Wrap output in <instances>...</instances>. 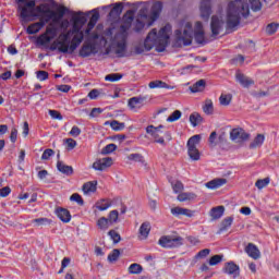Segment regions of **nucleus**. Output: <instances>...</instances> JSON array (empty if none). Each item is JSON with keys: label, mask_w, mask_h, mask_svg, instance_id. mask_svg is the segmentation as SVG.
I'll list each match as a JSON object with an SVG mask.
<instances>
[{"label": "nucleus", "mask_w": 279, "mask_h": 279, "mask_svg": "<svg viewBox=\"0 0 279 279\" xmlns=\"http://www.w3.org/2000/svg\"><path fill=\"white\" fill-rule=\"evenodd\" d=\"M93 15L86 27V15L84 12H74L71 20H64L61 23L63 32L59 34L57 39L50 45V51H59V53H74L76 49L84 43L86 36H90V32L99 21V11L94 9Z\"/></svg>", "instance_id": "f257e3e1"}, {"label": "nucleus", "mask_w": 279, "mask_h": 279, "mask_svg": "<svg viewBox=\"0 0 279 279\" xmlns=\"http://www.w3.org/2000/svg\"><path fill=\"white\" fill-rule=\"evenodd\" d=\"M171 37V25L167 24L160 31H156V28H153L146 39L144 40V45H138L135 47V53H143L144 51H151L154 47L159 52L165 51L167 49V45H169V38Z\"/></svg>", "instance_id": "f03ea898"}, {"label": "nucleus", "mask_w": 279, "mask_h": 279, "mask_svg": "<svg viewBox=\"0 0 279 279\" xmlns=\"http://www.w3.org/2000/svg\"><path fill=\"white\" fill-rule=\"evenodd\" d=\"M174 36L180 45L185 47L193 43V36L198 45H204L206 43V37L204 36V26L202 22H196L193 28V24L189 20H183L179 24V28L175 31Z\"/></svg>", "instance_id": "7ed1b4c3"}, {"label": "nucleus", "mask_w": 279, "mask_h": 279, "mask_svg": "<svg viewBox=\"0 0 279 279\" xmlns=\"http://www.w3.org/2000/svg\"><path fill=\"white\" fill-rule=\"evenodd\" d=\"M244 0H233L229 3V9L227 12V27L228 29H234L241 21V16L245 13H241V10L245 9Z\"/></svg>", "instance_id": "20e7f679"}, {"label": "nucleus", "mask_w": 279, "mask_h": 279, "mask_svg": "<svg viewBox=\"0 0 279 279\" xmlns=\"http://www.w3.org/2000/svg\"><path fill=\"white\" fill-rule=\"evenodd\" d=\"M160 12H162V3L155 2L151 7V11L149 15L140 14V17L136 20L135 29L136 32H141L145 25L147 27H151L154 22L157 21L158 16H160Z\"/></svg>", "instance_id": "39448f33"}, {"label": "nucleus", "mask_w": 279, "mask_h": 279, "mask_svg": "<svg viewBox=\"0 0 279 279\" xmlns=\"http://www.w3.org/2000/svg\"><path fill=\"white\" fill-rule=\"evenodd\" d=\"M37 12L41 14V19H44L45 23H49V21H52V23L60 25V34L64 32V29H62V22L64 20L62 19L64 14H66V8L63 7L59 9V13H57L56 11H51V9H49L46 4H40L37 7Z\"/></svg>", "instance_id": "423d86ee"}, {"label": "nucleus", "mask_w": 279, "mask_h": 279, "mask_svg": "<svg viewBox=\"0 0 279 279\" xmlns=\"http://www.w3.org/2000/svg\"><path fill=\"white\" fill-rule=\"evenodd\" d=\"M20 16L22 19H33L34 16H40L43 19V14L38 12V7H36V1L31 0L25 5L20 4Z\"/></svg>", "instance_id": "0eeeda50"}, {"label": "nucleus", "mask_w": 279, "mask_h": 279, "mask_svg": "<svg viewBox=\"0 0 279 279\" xmlns=\"http://www.w3.org/2000/svg\"><path fill=\"white\" fill-rule=\"evenodd\" d=\"M202 142V135H193L187 141V154L191 160H199L201 154L199 149H197V145Z\"/></svg>", "instance_id": "6e6552de"}, {"label": "nucleus", "mask_w": 279, "mask_h": 279, "mask_svg": "<svg viewBox=\"0 0 279 279\" xmlns=\"http://www.w3.org/2000/svg\"><path fill=\"white\" fill-rule=\"evenodd\" d=\"M184 243V239L178 235H165L159 239L161 247H180Z\"/></svg>", "instance_id": "1a4fd4ad"}, {"label": "nucleus", "mask_w": 279, "mask_h": 279, "mask_svg": "<svg viewBox=\"0 0 279 279\" xmlns=\"http://www.w3.org/2000/svg\"><path fill=\"white\" fill-rule=\"evenodd\" d=\"M225 25H226V22H223V17L214 15L211 17V34H213V36H219V34H221V31L223 29Z\"/></svg>", "instance_id": "9d476101"}, {"label": "nucleus", "mask_w": 279, "mask_h": 279, "mask_svg": "<svg viewBox=\"0 0 279 279\" xmlns=\"http://www.w3.org/2000/svg\"><path fill=\"white\" fill-rule=\"evenodd\" d=\"M222 271L223 274H227V276H232L234 279L241 276V269L239 268V265L234 264V262L226 263Z\"/></svg>", "instance_id": "9b49d317"}, {"label": "nucleus", "mask_w": 279, "mask_h": 279, "mask_svg": "<svg viewBox=\"0 0 279 279\" xmlns=\"http://www.w3.org/2000/svg\"><path fill=\"white\" fill-rule=\"evenodd\" d=\"M199 12H201V17L204 21H208V19H210V14H213L210 0H202L201 1Z\"/></svg>", "instance_id": "f8f14e48"}, {"label": "nucleus", "mask_w": 279, "mask_h": 279, "mask_svg": "<svg viewBox=\"0 0 279 279\" xmlns=\"http://www.w3.org/2000/svg\"><path fill=\"white\" fill-rule=\"evenodd\" d=\"M108 167H112V158L110 157L98 159L93 163L95 171H105Z\"/></svg>", "instance_id": "ddd939ff"}, {"label": "nucleus", "mask_w": 279, "mask_h": 279, "mask_svg": "<svg viewBox=\"0 0 279 279\" xmlns=\"http://www.w3.org/2000/svg\"><path fill=\"white\" fill-rule=\"evenodd\" d=\"M95 53H97V47L93 44H84L78 51L81 58H88L95 56Z\"/></svg>", "instance_id": "4468645a"}, {"label": "nucleus", "mask_w": 279, "mask_h": 279, "mask_svg": "<svg viewBox=\"0 0 279 279\" xmlns=\"http://www.w3.org/2000/svg\"><path fill=\"white\" fill-rule=\"evenodd\" d=\"M232 143H243L245 141V130L241 128L232 129L230 132Z\"/></svg>", "instance_id": "2eb2a0df"}, {"label": "nucleus", "mask_w": 279, "mask_h": 279, "mask_svg": "<svg viewBox=\"0 0 279 279\" xmlns=\"http://www.w3.org/2000/svg\"><path fill=\"white\" fill-rule=\"evenodd\" d=\"M245 253L250 258H253V260H258L260 258V250L253 243L246 245Z\"/></svg>", "instance_id": "dca6fc26"}, {"label": "nucleus", "mask_w": 279, "mask_h": 279, "mask_svg": "<svg viewBox=\"0 0 279 279\" xmlns=\"http://www.w3.org/2000/svg\"><path fill=\"white\" fill-rule=\"evenodd\" d=\"M143 101V98L132 97L131 99H129L128 106L134 112H138V110H141V108H143L144 106Z\"/></svg>", "instance_id": "f3484780"}, {"label": "nucleus", "mask_w": 279, "mask_h": 279, "mask_svg": "<svg viewBox=\"0 0 279 279\" xmlns=\"http://www.w3.org/2000/svg\"><path fill=\"white\" fill-rule=\"evenodd\" d=\"M149 232H151V223L149 222H144L141 225L140 230H138V239L141 241H145L147 236H149Z\"/></svg>", "instance_id": "a211bd4d"}, {"label": "nucleus", "mask_w": 279, "mask_h": 279, "mask_svg": "<svg viewBox=\"0 0 279 279\" xmlns=\"http://www.w3.org/2000/svg\"><path fill=\"white\" fill-rule=\"evenodd\" d=\"M171 215L173 217H193V211L183 207H173L171 208Z\"/></svg>", "instance_id": "6ab92c4d"}, {"label": "nucleus", "mask_w": 279, "mask_h": 279, "mask_svg": "<svg viewBox=\"0 0 279 279\" xmlns=\"http://www.w3.org/2000/svg\"><path fill=\"white\" fill-rule=\"evenodd\" d=\"M223 213H226V207L218 206L210 209L209 216L211 217L213 221H217V219H221L223 217Z\"/></svg>", "instance_id": "aec40b11"}, {"label": "nucleus", "mask_w": 279, "mask_h": 279, "mask_svg": "<svg viewBox=\"0 0 279 279\" xmlns=\"http://www.w3.org/2000/svg\"><path fill=\"white\" fill-rule=\"evenodd\" d=\"M228 180L226 179H214L207 183H205L206 189H210L211 191H215L216 189H220V186H223Z\"/></svg>", "instance_id": "412c9836"}, {"label": "nucleus", "mask_w": 279, "mask_h": 279, "mask_svg": "<svg viewBox=\"0 0 279 279\" xmlns=\"http://www.w3.org/2000/svg\"><path fill=\"white\" fill-rule=\"evenodd\" d=\"M96 226H97L98 230H100L101 232H106L112 225L110 223V221L108 220V218H106V217H100V218L96 221Z\"/></svg>", "instance_id": "4be33fe9"}, {"label": "nucleus", "mask_w": 279, "mask_h": 279, "mask_svg": "<svg viewBox=\"0 0 279 279\" xmlns=\"http://www.w3.org/2000/svg\"><path fill=\"white\" fill-rule=\"evenodd\" d=\"M97 191V182L89 181L83 185L84 195H93Z\"/></svg>", "instance_id": "5701e85b"}, {"label": "nucleus", "mask_w": 279, "mask_h": 279, "mask_svg": "<svg viewBox=\"0 0 279 279\" xmlns=\"http://www.w3.org/2000/svg\"><path fill=\"white\" fill-rule=\"evenodd\" d=\"M177 199L178 202H193V199H197V194L193 192H183L178 195Z\"/></svg>", "instance_id": "b1692460"}, {"label": "nucleus", "mask_w": 279, "mask_h": 279, "mask_svg": "<svg viewBox=\"0 0 279 279\" xmlns=\"http://www.w3.org/2000/svg\"><path fill=\"white\" fill-rule=\"evenodd\" d=\"M57 217L63 221V223H69V221H71V213L64 208L57 209Z\"/></svg>", "instance_id": "393cba45"}, {"label": "nucleus", "mask_w": 279, "mask_h": 279, "mask_svg": "<svg viewBox=\"0 0 279 279\" xmlns=\"http://www.w3.org/2000/svg\"><path fill=\"white\" fill-rule=\"evenodd\" d=\"M57 169H58V171H60V173H63L64 175L73 174V167L68 166L62 161L57 162Z\"/></svg>", "instance_id": "a878e982"}, {"label": "nucleus", "mask_w": 279, "mask_h": 279, "mask_svg": "<svg viewBox=\"0 0 279 279\" xmlns=\"http://www.w3.org/2000/svg\"><path fill=\"white\" fill-rule=\"evenodd\" d=\"M162 125L159 126H154V125H148L146 128V133L149 134L150 136H153V138H159L160 134H162Z\"/></svg>", "instance_id": "bb28decb"}, {"label": "nucleus", "mask_w": 279, "mask_h": 279, "mask_svg": "<svg viewBox=\"0 0 279 279\" xmlns=\"http://www.w3.org/2000/svg\"><path fill=\"white\" fill-rule=\"evenodd\" d=\"M190 123L192 128H197V125H201V123H204V118H202V114L198 112H193L190 114Z\"/></svg>", "instance_id": "cd10ccee"}, {"label": "nucleus", "mask_w": 279, "mask_h": 279, "mask_svg": "<svg viewBox=\"0 0 279 279\" xmlns=\"http://www.w3.org/2000/svg\"><path fill=\"white\" fill-rule=\"evenodd\" d=\"M203 112L205 114H214L215 113V104L213 102V99H206L203 105Z\"/></svg>", "instance_id": "c85d7f7f"}, {"label": "nucleus", "mask_w": 279, "mask_h": 279, "mask_svg": "<svg viewBox=\"0 0 279 279\" xmlns=\"http://www.w3.org/2000/svg\"><path fill=\"white\" fill-rule=\"evenodd\" d=\"M46 25L45 19H43L40 22L31 24L27 27V34H38V31Z\"/></svg>", "instance_id": "c756f323"}, {"label": "nucleus", "mask_w": 279, "mask_h": 279, "mask_svg": "<svg viewBox=\"0 0 279 279\" xmlns=\"http://www.w3.org/2000/svg\"><path fill=\"white\" fill-rule=\"evenodd\" d=\"M263 143H265V135L258 134L250 144V149H258V147L263 146Z\"/></svg>", "instance_id": "7c9ffc66"}, {"label": "nucleus", "mask_w": 279, "mask_h": 279, "mask_svg": "<svg viewBox=\"0 0 279 279\" xmlns=\"http://www.w3.org/2000/svg\"><path fill=\"white\" fill-rule=\"evenodd\" d=\"M148 88H168L170 90H173V87L172 86H169L167 83L162 82V81H151L149 84H148Z\"/></svg>", "instance_id": "2f4dec72"}, {"label": "nucleus", "mask_w": 279, "mask_h": 279, "mask_svg": "<svg viewBox=\"0 0 279 279\" xmlns=\"http://www.w3.org/2000/svg\"><path fill=\"white\" fill-rule=\"evenodd\" d=\"M206 88V81L199 80L194 85L190 86L191 93H202Z\"/></svg>", "instance_id": "473e14b6"}, {"label": "nucleus", "mask_w": 279, "mask_h": 279, "mask_svg": "<svg viewBox=\"0 0 279 279\" xmlns=\"http://www.w3.org/2000/svg\"><path fill=\"white\" fill-rule=\"evenodd\" d=\"M51 40H53L49 35H47L46 33H44L43 35H40L37 38V43L39 45H41L43 47H47V45H49L51 43Z\"/></svg>", "instance_id": "72a5a7b5"}, {"label": "nucleus", "mask_w": 279, "mask_h": 279, "mask_svg": "<svg viewBox=\"0 0 279 279\" xmlns=\"http://www.w3.org/2000/svg\"><path fill=\"white\" fill-rule=\"evenodd\" d=\"M271 182V179L265 178L259 179L256 181L255 186L258 189V191H263L266 186H269V183Z\"/></svg>", "instance_id": "f704fd0d"}, {"label": "nucleus", "mask_w": 279, "mask_h": 279, "mask_svg": "<svg viewBox=\"0 0 279 279\" xmlns=\"http://www.w3.org/2000/svg\"><path fill=\"white\" fill-rule=\"evenodd\" d=\"M220 106H230V102L232 101V95L231 94H221L219 97Z\"/></svg>", "instance_id": "c9c22d12"}, {"label": "nucleus", "mask_w": 279, "mask_h": 279, "mask_svg": "<svg viewBox=\"0 0 279 279\" xmlns=\"http://www.w3.org/2000/svg\"><path fill=\"white\" fill-rule=\"evenodd\" d=\"M126 160L130 162H144L143 155L138 153L128 155Z\"/></svg>", "instance_id": "e433bc0d"}, {"label": "nucleus", "mask_w": 279, "mask_h": 279, "mask_svg": "<svg viewBox=\"0 0 279 279\" xmlns=\"http://www.w3.org/2000/svg\"><path fill=\"white\" fill-rule=\"evenodd\" d=\"M179 119H182V111L175 110L167 118V121L168 123H173L175 121H179Z\"/></svg>", "instance_id": "4c0bfd02"}, {"label": "nucleus", "mask_w": 279, "mask_h": 279, "mask_svg": "<svg viewBox=\"0 0 279 279\" xmlns=\"http://www.w3.org/2000/svg\"><path fill=\"white\" fill-rule=\"evenodd\" d=\"M235 82L238 84H240V86H242L243 88H245V74H243V72L241 71H236L235 72Z\"/></svg>", "instance_id": "58836bf2"}, {"label": "nucleus", "mask_w": 279, "mask_h": 279, "mask_svg": "<svg viewBox=\"0 0 279 279\" xmlns=\"http://www.w3.org/2000/svg\"><path fill=\"white\" fill-rule=\"evenodd\" d=\"M108 221H110L111 226H114L117 221H119V211L118 210H111L108 216Z\"/></svg>", "instance_id": "ea45409f"}, {"label": "nucleus", "mask_w": 279, "mask_h": 279, "mask_svg": "<svg viewBox=\"0 0 279 279\" xmlns=\"http://www.w3.org/2000/svg\"><path fill=\"white\" fill-rule=\"evenodd\" d=\"M110 128H112L116 132H121V130L125 129V123L113 120L110 122Z\"/></svg>", "instance_id": "a19ab883"}, {"label": "nucleus", "mask_w": 279, "mask_h": 279, "mask_svg": "<svg viewBox=\"0 0 279 279\" xmlns=\"http://www.w3.org/2000/svg\"><path fill=\"white\" fill-rule=\"evenodd\" d=\"M110 206H112V204H110V202L108 201H99L98 203H96V208L100 211L108 210Z\"/></svg>", "instance_id": "79ce46f5"}, {"label": "nucleus", "mask_w": 279, "mask_h": 279, "mask_svg": "<svg viewBox=\"0 0 279 279\" xmlns=\"http://www.w3.org/2000/svg\"><path fill=\"white\" fill-rule=\"evenodd\" d=\"M223 260V255H214L209 258V265L210 267H215L216 265H219Z\"/></svg>", "instance_id": "37998d69"}, {"label": "nucleus", "mask_w": 279, "mask_h": 279, "mask_svg": "<svg viewBox=\"0 0 279 279\" xmlns=\"http://www.w3.org/2000/svg\"><path fill=\"white\" fill-rule=\"evenodd\" d=\"M279 24L278 23H270L266 26V33L269 36H272V34H276L278 32Z\"/></svg>", "instance_id": "c03bdc74"}, {"label": "nucleus", "mask_w": 279, "mask_h": 279, "mask_svg": "<svg viewBox=\"0 0 279 279\" xmlns=\"http://www.w3.org/2000/svg\"><path fill=\"white\" fill-rule=\"evenodd\" d=\"M248 1H250V8L251 10H253V12H258V10L263 8L260 0H248Z\"/></svg>", "instance_id": "a18cd8bd"}, {"label": "nucleus", "mask_w": 279, "mask_h": 279, "mask_svg": "<svg viewBox=\"0 0 279 279\" xmlns=\"http://www.w3.org/2000/svg\"><path fill=\"white\" fill-rule=\"evenodd\" d=\"M171 186L174 193H182V191H184V184L180 181H175L174 183L172 182Z\"/></svg>", "instance_id": "49530a36"}, {"label": "nucleus", "mask_w": 279, "mask_h": 279, "mask_svg": "<svg viewBox=\"0 0 279 279\" xmlns=\"http://www.w3.org/2000/svg\"><path fill=\"white\" fill-rule=\"evenodd\" d=\"M232 217H228V218H225L221 222V228L220 230L223 232L226 230H228V228H230V226H232Z\"/></svg>", "instance_id": "de8ad7c7"}, {"label": "nucleus", "mask_w": 279, "mask_h": 279, "mask_svg": "<svg viewBox=\"0 0 279 279\" xmlns=\"http://www.w3.org/2000/svg\"><path fill=\"white\" fill-rule=\"evenodd\" d=\"M108 235L110 236L111 241H113V243H119L121 241V235L114 230H110Z\"/></svg>", "instance_id": "09e8293b"}, {"label": "nucleus", "mask_w": 279, "mask_h": 279, "mask_svg": "<svg viewBox=\"0 0 279 279\" xmlns=\"http://www.w3.org/2000/svg\"><path fill=\"white\" fill-rule=\"evenodd\" d=\"M121 77H123V75L121 74H108L105 76L106 82H119V80H121Z\"/></svg>", "instance_id": "8fccbe9b"}, {"label": "nucleus", "mask_w": 279, "mask_h": 279, "mask_svg": "<svg viewBox=\"0 0 279 279\" xmlns=\"http://www.w3.org/2000/svg\"><path fill=\"white\" fill-rule=\"evenodd\" d=\"M143 271V267L140 264H132L129 267V274H141Z\"/></svg>", "instance_id": "3c124183"}, {"label": "nucleus", "mask_w": 279, "mask_h": 279, "mask_svg": "<svg viewBox=\"0 0 279 279\" xmlns=\"http://www.w3.org/2000/svg\"><path fill=\"white\" fill-rule=\"evenodd\" d=\"M121 252H119V250H113L109 255H108V260L109 263H114L116 260H118L119 256H120Z\"/></svg>", "instance_id": "603ef678"}, {"label": "nucleus", "mask_w": 279, "mask_h": 279, "mask_svg": "<svg viewBox=\"0 0 279 279\" xmlns=\"http://www.w3.org/2000/svg\"><path fill=\"white\" fill-rule=\"evenodd\" d=\"M36 75L39 82H45L46 80H49V73L47 71H37Z\"/></svg>", "instance_id": "864d4df0"}, {"label": "nucleus", "mask_w": 279, "mask_h": 279, "mask_svg": "<svg viewBox=\"0 0 279 279\" xmlns=\"http://www.w3.org/2000/svg\"><path fill=\"white\" fill-rule=\"evenodd\" d=\"M33 223L38 228L40 226H47L49 225V219L47 218H37L33 220Z\"/></svg>", "instance_id": "5fc2aeb1"}, {"label": "nucleus", "mask_w": 279, "mask_h": 279, "mask_svg": "<svg viewBox=\"0 0 279 279\" xmlns=\"http://www.w3.org/2000/svg\"><path fill=\"white\" fill-rule=\"evenodd\" d=\"M71 202H76V204H78V206H84V199L82 198V196L77 193L73 194L70 197Z\"/></svg>", "instance_id": "6e6d98bb"}, {"label": "nucleus", "mask_w": 279, "mask_h": 279, "mask_svg": "<svg viewBox=\"0 0 279 279\" xmlns=\"http://www.w3.org/2000/svg\"><path fill=\"white\" fill-rule=\"evenodd\" d=\"M51 119H57V121H62L63 117H62V113L59 112L58 110H49L48 111Z\"/></svg>", "instance_id": "4d7b16f0"}, {"label": "nucleus", "mask_w": 279, "mask_h": 279, "mask_svg": "<svg viewBox=\"0 0 279 279\" xmlns=\"http://www.w3.org/2000/svg\"><path fill=\"white\" fill-rule=\"evenodd\" d=\"M112 151H117V146L116 144H108L104 149L102 154H112Z\"/></svg>", "instance_id": "13d9d810"}, {"label": "nucleus", "mask_w": 279, "mask_h": 279, "mask_svg": "<svg viewBox=\"0 0 279 279\" xmlns=\"http://www.w3.org/2000/svg\"><path fill=\"white\" fill-rule=\"evenodd\" d=\"M54 151L51 148L46 149L41 155V160H49L53 156Z\"/></svg>", "instance_id": "bf43d9fd"}, {"label": "nucleus", "mask_w": 279, "mask_h": 279, "mask_svg": "<svg viewBox=\"0 0 279 279\" xmlns=\"http://www.w3.org/2000/svg\"><path fill=\"white\" fill-rule=\"evenodd\" d=\"M101 112H104V109H101V108H94V109H92V111L89 113V117L92 119H95V118L99 117V114H101Z\"/></svg>", "instance_id": "052dcab7"}, {"label": "nucleus", "mask_w": 279, "mask_h": 279, "mask_svg": "<svg viewBox=\"0 0 279 279\" xmlns=\"http://www.w3.org/2000/svg\"><path fill=\"white\" fill-rule=\"evenodd\" d=\"M209 145L210 147H215L217 145V132H211L209 135Z\"/></svg>", "instance_id": "680f3d73"}, {"label": "nucleus", "mask_w": 279, "mask_h": 279, "mask_svg": "<svg viewBox=\"0 0 279 279\" xmlns=\"http://www.w3.org/2000/svg\"><path fill=\"white\" fill-rule=\"evenodd\" d=\"M10 193H12V190L10 189V186H4L0 189V197H8Z\"/></svg>", "instance_id": "e2e57ef3"}, {"label": "nucleus", "mask_w": 279, "mask_h": 279, "mask_svg": "<svg viewBox=\"0 0 279 279\" xmlns=\"http://www.w3.org/2000/svg\"><path fill=\"white\" fill-rule=\"evenodd\" d=\"M82 134V130L77 126H73L70 131V135L74 136V138H76V136H80Z\"/></svg>", "instance_id": "0e129e2a"}, {"label": "nucleus", "mask_w": 279, "mask_h": 279, "mask_svg": "<svg viewBox=\"0 0 279 279\" xmlns=\"http://www.w3.org/2000/svg\"><path fill=\"white\" fill-rule=\"evenodd\" d=\"M17 136H19V130H16V129L13 128V129L11 130L10 141H11L12 143H16Z\"/></svg>", "instance_id": "69168bd1"}, {"label": "nucleus", "mask_w": 279, "mask_h": 279, "mask_svg": "<svg viewBox=\"0 0 279 279\" xmlns=\"http://www.w3.org/2000/svg\"><path fill=\"white\" fill-rule=\"evenodd\" d=\"M208 254H210V250L209 248H204V250H202L197 253V257L198 258H206V256H208Z\"/></svg>", "instance_id": "338daca9"}, {"label": "nucleus", "mask_w": 279, "mask_h": 279, "mask_svg": "<svg viewBox=\"0 0 279 279\" xmlns=\"http://www.w3.org/2000/svg\"><path fill=\"white\" fill-rule=\"evenodd\" d=\"M46 34L47 36H49L50 38H56V28L53 27H47L46 29Z\"/></svg>", "instance_id": "774afa93"}]
</instances>
